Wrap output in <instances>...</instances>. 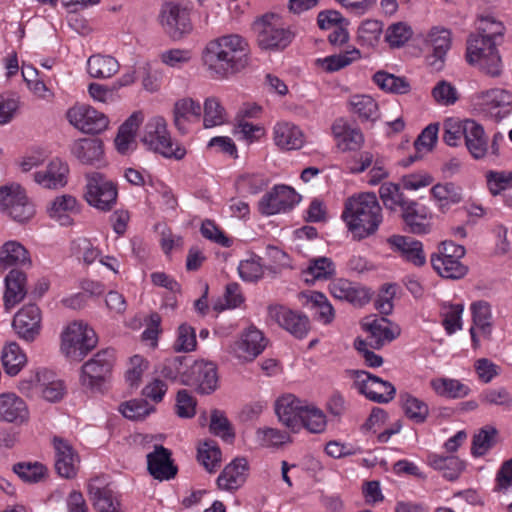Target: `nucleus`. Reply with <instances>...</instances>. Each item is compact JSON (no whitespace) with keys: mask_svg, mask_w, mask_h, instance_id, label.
<instances>
[{"mask_svg":"<svg viewBox=\"0 0 512 512\" xmlns=\"http://www.w3.org/2000/svg\"><path fill=\"white\" fill-rule=\"evenodd\" d=\"M260 260V257L252 256L240 262L238 272L242 280L256 282L263 277L264 271Z\"/></svg>","mask_w":512,"mask_h":512,"instance_id":"obj_64","label":"nucleus"},{"mask_svg":"<svg viewBox=\"0 0 512 512\" xmlns=\"http://www.w3.org/2000/svg\"><path fill=\"white\" fill-rule=\"evenodd\" d=\"M466 59L470 65L478 67L491 77L501 74L502 63L497 43L483 37L480 32L472 34L468 38Z\"/></svg>","mask_w":512,"mask_h":512,"instance_id":"obj_5","label":"nucleus"},{"mask_svg":"<svg viewBox=\"0 0 512 512\" xmlns=\"http://www.w3.org/2000/svg\"><path fill=\"white\" fill-rule=\"evenodd\" d=\"M373 81L380 89L396 94H406L411 87L404 77H398L385 71H378L373 76Z\"/></svg>","mask_w":512,"mask_h":512,"instance_id":"obj_49","label":"nucleus"},{"mask_svg":"<svg viewBox=\"0 0 512 512\" xmlns=\"http://www.w3.org/2000/svg\"><path fill=\"white\" fill-rule=\"evenodd\" d=\"M158 22L163 32L174 41L181 40L193 29L190 9L175 1H167L161 5Z\"/></svg>","mask_w":512,"mask_h":512,"instance_id":"obj_8","label":"nucleus"},{"mask_svg":"<svg viewBox=\"0 0 512 512\" xmlns=\"http://www.w3.org/2000/svg\"><path fill=\"white\" fill-rule=\"evenodd\" d=\"M436 395L447 399H460L470 393V388L458 379L438 377L430 381Z\"/></svg>","mask_w":512,"mask_h":512,"instance_id":"obj_42","label":"nucleus"},{"mask_svg":"<svg viewBox=\"0 0 512 512\" xmlns=\"http://www.w3.org/2000/svg\"><path fill=\"white\" fill-rule=\"evenodd\" d=\"M116 185L104 175L94 172L87 176L85 198L87 202L102 211H109L117 201Z\"/></svg>","mask_w":512,"mask_h":512,"instance_id":"obj_11","label":"nucleus"},{"mask_svg":"<svg viewBox=\"0 0 512 512\" xmlns=\"http://www.w3.org/2000/svg\"><path fill=\"white\" fill-rule=\"evenodd\" d=\"M326 416L323 411L313 404H307L301 417V428H306L311 433H322L326 428Z\"/></svg>","mask_w":512,"mask_h":512,"instance_id":"obj_57","label":"nucleus"},{"mask_svg":"<svg viewBox=\"0 0 512 512\" xmlns=\"http://www.w3.org/2000/svg\"><path fill=\"white\" fill-rule=\"evenodd\" d=\"M188 358L185 356H175L165 359L158 367L160 376L172 382H180L182 384V376L186 369Z\"/></svg>","mask_w":512,"mask_h":512,"instance_id":"obj_54","label":"nucleus"},{"mask_svg":"<svg viewBox=\"0 0 512 512\" xmlns=\"http://www.w3.org/2000/svg\"><path fill=\"white\" fill-rule=\"evenodd\" d=\"M256 440L262 447H279L288 442L291 438L287 432L275 428H259L256 431Z\"/></svg>","mask_w":512,"mask_h":512,"instance_id":"obj_59","label":"nucleus"},{"mask_svg":"<svg viewBox=\"0 0 512 512\" xmlns=\"http://www.w3.org/2000/svg\"><path fill=\"white\" fill-rule=\"evenodd\" d=\"M202 60L213 77L229 78L248 67L249 44L238 34L220 36L206 44Z\"/></svg>","mask_w":512,"mask_h":512,"instance_id":"obj_1","label":"nucleus"},{"mask_svg":"<svg viewBox=\"0 0 512 512\" xmlns=\"http://www.w3.org/2000/svg\"><path fill=\"white\" fill-rule=\"evenodd\" d=\"M203 124L205 128H212L226 122V111L216 97H209L204 102Z\"/></svg>","mask_w":512,"mask_h":512,"instance_id":"obj_55","label":"nucleus"},{"mask_svg":"<svg viewBox=\"0 0 512 512\" xmlns=\"http://www.w3.org/2000/svg\"><path fill=\"white\" fill-rule=\"evenodd\" d=\"M428 464L435 470L442 472L444 478L449 481L456 480L464 470V462L455 456H443L430 453L427 456Z\"/></svg>","mask_w":512,"mask_h":512,"instance_id":"obj_41","label":"nucleus"},{"mask_svg":"<svg viewBox=\"0 0 512 512\" xmlns=\"http://www.w3.org/2000/svg\"><path fill=\"white\" fill-rule=\"evenodd\" d=\"M267 339L262 331L251 325L230 347V352L242 362H251L266 348Z\"/></svg>","mask_w":512,"mask_h":512,"instance_id":"obj_16","label":"nucleus"},{"mask_svg":"<svg viewBox=\"0 0 512 512\" xmlns=\"http://www.w3.org/2000/svg\"><path fill=\"white\" fill-rule=\"evenodd\" d=\"M201 112L200 103L192 98L178 100L173 109L175 127L181 134H186L190 123L200 121Z\"/></svg>","mask_w":512,"mask_h":512,"instance_id":"obj_29","label":"nucleus"},{"mask_svg":"<svg viewBox=\"0 0 512 512\" xmlns=\"http://www.w3.org/2000/svg\"><path fill=\"white\" fill-rule=\"evenodd\" d=\"M29 420L26 402L15 393L0 394V421L22 425Z\"/></svg>","mask_w":512,"mask_h":512,"instance_id":"obj_26","label":"nucleus"},{"mask_svg":"<svg viewBox=\"0 0 512 512\" xmlns=\"http://www.w3.org/2000/svg\"><path fill=\"white\" fill-rule=\"evenodd\" d=\"M275 144L285 150L300 149L304 144V135L299 127L288 122L277 123L274 127Z\"/></svg>","mask_w":512,"mask_h":512,"instance_id":"obj_38","label":"nucleus"},{"mask_svg":"<svg viewBox=\"0 0 512 512\" xmlns=\"http://www.w3.org/2000/svg\"><path fill=\"white\" fill-rule=\"evenodd\" d=\"M26 362L27 357L17 343L12 342L3 349L2 364L7 374L17 375Z\"/></svg>","mask_w":512,"mask_h":512,"instance_id":"obj_47","label":"nucleus"},{"mask_svg":"<svg viewBox=\"0 0 512 512\" xmlns=\"http://www.w3.org/2000/svg\"><path fill=\"white\" fill-rule=\"evenodd\" d=\"M256 41L262 50L279 51L288 47L294 39V33L274 13L265 14L253 23Z\"/></svg>","mask_w":512,"mask_h":512,"instance_id":"obj_4","label":"nucleus"},{"mask_svg":"<svg viewBox=\"0 0 512 512\" xmlns=\"http://www.w3.org/2000/svg\"><path fill=\"white\" fill-rule=\"evenodd\" d=\"M147 469L154 479L160 481L170 480L177 474L170 450L162 445H156L154 451L147 455Z\"/></svg>","mask_w":512,"mask_h":512,"instance_id":"obj_25","label":"nucleus"},{"mask_svg":"<svg viewBox=\"0 0 512 512\" xmlns=\"http://www.w3.org/2000/svg\"><path fill=\"white\" fill-rule=\"evenodd\" d=\"M430 261L435 272L442 278L453 280L461 279L468 272V267L461 262V259L450 258L447 256H431Z\"/></svg>","mask_w":512,"mask_h":512,"instance_id":"obj_44","label":"nucleus"},{"mask_svg":"<svg viewBox=\"0 0 512 512\" xmlns=\"http://www.w3.org/2000/svg\"><path fill=\"white\" fill-rule=\"evenodd\" d=\"M269 317L277 324L296 338H303L309 330L308 318L300 313L290 310L282 305H270L268 307Z\"/></svg>","mask_w":512,"mask_h":512,"instance_id":"obj_17","label":"nucleus"},{"mask_svg":"<svg viewBox=\"0 0 512 512\" xmlns=\"http://www.w3.org/2000/svg\"><path fill=\"white\" fill-rule=\"evenodd\" d=\"M382 29V22L371 19L364 20L358 28V40L361 44L370 47L377 43Z\"/></svg>","mask_w":512,"mask_h":512,"instance_id":"obj_61","label":"nucleus"},{"mask_svg":"<svg viewBox=\"0 0 512 512\" xmlns=\"http://www.w3.org/2000/svg\"><path fill=\"white\" fill-rule=\"evenodd\" d=\"M48 211L50 217L60 221L61 225L70 224L69 213L77 211V200L71 195L56 197Z\"/></svg>","mask_w":512,"mask_h":512,"instance_id":"obj_48","label":"nucleus"},{"mask_svg":"<svg viewBox=\"0 0 512 512\" xmlns=\"http://www.w3.org/2000/svg\"><path fill=\"white\" fill-rule=\"evenodd\" d=\"M431 195L442 212L463 200L462 188L452 182L434 185L431 188Z\"/></svg>","mask_w":512,"mask_h":512,"instance_id":"obj_40","label":"nucleus"},{"mask_svg":"<svg viewBox=\"0 0 512 512\" xmlns=\"http://www.w3.org/2000/svg\"><path fill=\"white\" fill-rule=\"evenodd\" d=\"M474 327L477 328L484 337L489 338L492 332V313L490 305L485 301H478L471 305Z\"/></svg>","mask_w":512,"mask_h":512,"instance_id":"obj_51","label":"nucleus"},{"mask_svg":"<svg viewBox=\"0 0 512 512\" xmlns=\"http://www.w3.org/2000/svg\"><path fill=\"white\" fill-rule=\"evenodd\" d=\"M97 344L94 330L82 322L69 324L61 334V351L75 361H81Z\"/></svg>","mask_w":512,"mask_h":512,"instance_id":"obj_7","label":"nucleus"},{"mask_svg":"<svg viewBox=\"0 0 512 512\" xmlns=\"http://www.w3.org/2000/svg\"><path fill=\"white\" fill-rule=\"evenodd\" d=\"M299 200L300 196L292 187L276 185L262 196L258 210L262 215H275L292 209Z\"/></svg>","mask_w":512,"mask_h":512,"instance_id":"obj_15","label":"nucleus"},{"mask_svg":"<svg viewBox=\"0 0 512 512\" xmlns=\"http://www.w3.org/2000/svg\"><path fill=\"white\" fill-rule=\"evenodd\" d=\"M426 42L432 48V54L427 57L428 65L433 70L440 71L451 48V32L443 27H433L427 35Z\"/></svg>","mask_w":512,"mask_h":512,"instance_id":"obj_24","label":"nucleus"},{"mask_svg":"<svg viewBox=\"0 0 512 512\" xmlns=\"http://www.w3.org/2000/svg\"><path fill=\"white\" fill-rule=\"evenodd\" d=\"M68 173V165L56 158L50 161L45 170L36 172L34 180L44 188L57 189L66 185Z\"/></svg>","mask_w":512,"mask_h":512,"instance_id":"obj_30","label":"nucleus"},{"mask_svg":"<svg viewBox=\"0 0 512 512\" xmlns=\"http://www.w3.org/2000/svg\"><path fill=\"white\" fill-rule=\"evenodd\" d=\"M182 385L190 386L203 395L213 393L218 387L217 366L210 361L196 360L186 365Z\"/></svg>","mask_w":512,"mask_h":512,"instance_id":"obj_10","label":"nucleus"},{"mask_svg":"<svg viewBox=\"0 0 512 512\" xmlns=\"http://www.w3.org/2000/svg\"><path fill=\"white\" fill-rule=\"evenodd\" d=\"M67 119L78 130L88 134L105 131L109 125L108 117L89 105H75L67 111Z\"/></svg>","mask_w":512,"mask_h":512,"instance_id":"obj_14","label":"nucleus"},{"mask_svg":"<svg viewBox=\"0 0 512 512\" xmlns=\"http://www.w3.org/2000/svg\"><path fill=\"white\" fill-rule=\"evenodd\" d=\"M497 429L492 426H485L474 435L472 442V454L474 456L484 455L494 444Z\"/></svg>","mask_w":512,"mask_h":512,"instance_id":"obj_60","label":"nucleus"},{"mask_svg":"<svg viewBox=\"0 0 512 512\" xmlns=\"http://www.w3.org/2000/svg\"><path fill=\"white\" fill-rule=\"evenodd\" d=\"M141 141L149 150L165 158L181 160L186 155V149L173 142L162 117H154L146 123Z\"/></svg>","mask_w":512,"mask_h":512,"instance_id":"obj_6","label":"nucleus"},{"mask_svg":"<svg viewBox=\"0 0 512 512\" xmlns=\"http://www.w3.org/2000/svg\"><path fill=\"white\" fill-rule=\"evenodd\" d=\"M388 243L402 258L413 265L420 267L426 263V255L420 241L410 236L393 235L388 239Z\"/></svg>","mask_w":512,"mask_h":512,"instance_id":"obj_27","label":"nucleus"},{"mask_svg":"<svg viewBox=\"0 0 512 512\" xmlns=\"http://www.w3.org/2000/svg\"><path fill=\"white\" fill-rule=\"evenodd\" d=\"M400 399L405 415L409 419L415 423H423L426 420L429 414V408L424 401L414 397L409 393L401 394Z\"/></svg>","mask_w":512,"mask_h":512,"instance_id":"obj_50","label":"nucleus"},{"mask_svg":"<svg viewBox=\"0 0 512 512\" xmlns=\"http://www.w3.org/2000/svg\"><path fill=\"white\" fill-rule=\"evenodd\" d=\"M354 384L361 394L376 403H388L396 394L392 383L364 370H353Z\"/></svg>","mask_w":512,"mask_h":512,"instance_id":"obj_12","label":"nucleus"},{"mask_svg":"<svg viewBox=\"0 0 512 512\" xmlns=\"http://www.w3.org/2000/svg\"><path fill=\"white\" fill-rule=\"evenodd\" d=\"M55 450V469L59 476L72 479L77 475L80 458L73 446L65 439L55 436L53 438Z\"/></svg>","mask_w":512,"mask_h":512,"instance_id":"obj_19","label":"nucleus"},{"mask_svg":"<svg viewBox=\"0 0 512 512\" xmlns=\"http://www.w3.org/2000/svg\"><path fill=\"white\" fill-rule=\"evenodd\" d=\"M5 292L3 302L6 309H11L19 304L26 296V274L19 269H12L4 279Z\"/></svg>","mask_w":512,"mask_h":512,"instance_id":"obj_31","label":"nucleus"},{"mask_svg":"<svg viewBox=\"0 0 512 512\" xmlns=\"http://www.w3.org/2000/svg\"><path fill=\"white\" fill-rule=\"evenodd\" d=\"M332 133L337 139V146L342 151L356 150L363 143L361 131L351 127L343 118L335 120L332 125Z\"/></svg>","mask_w":512,"mask_h":512,"instance_id":"obj_36","label":"nucleus"},{"mask_svg":"<svg viewBox=\"0 0 512 512\" xmlns=\"http://www.w3.org/2000/svg\"><path fill=\"white\" fill-rule=\"evenodd\" d=\"M342 218L355 239H365L376 233L383 220L382 208L374 193L349 197Z\"/></svg>","mask_w":512,"mask_h":512,"instance_id":"obj_2","label":"nucleus"},{"mask_svg":"<svg viewBox=\"0 0 512 512\" xmlns=\"http://www.w3.org/2000/svg\"><path fill=\"white\" fill-rule=\"evenodd\" d=\"M248 462L245 458H236L228 464L217 479L220 489L236 490L246 481Z\"/></svg>","mask_w":512,"mask_h":512,"instance_id":"obj_34","label":"nucleus"},{"mask_svg":"<svg viewBox=\"0 0 512 512\" xmlns=\"http://www.w3.org/2000/svg\"><path fill=\"white\" fill-rule=\"evenodd\" d=\"M334 274L335 264L328 257H317L309 260L307 268L302 272L303 280L309 284L330 279Z\"/></svg>","mask_w":512,"mask_h":512,"instance_id":"obj_43","label":"nucleus"},{"mask_svg":"<svg viewBox=\"0 0 512 512\" xmlns=\"http://www.w3.org/2000/svg\"><path fill=\"white\" fill-rule=\"evenodd\" d=\"M25 382L35 393L41 394L49 402L61 400L65 393L63 382L55 379L54 373L47 369L36 371Z\"/></svg>","mask_w":512,"mask_h":512,"instance_id":"obj_20","label":"nucleus"},{"mask_svg":"<svg viewBox=\"0 0 512 512\" xmlns=\"http://www.w3.org/2000/svg\"><path fill=\"white\" fill-rule=\"evenodd\" d=\"M351 111L361 121L375 122L379 118L377 102L369 95H354L350 98Z\"/></svg>","mask_w":512,"mask_h":512,"instance_id":"obj_45","label":"nucleus"},{"mask_svg":"<svg viewBox=\"0 0 512 512\" xmlns=\"http://www.w3.org/2000/svg\"><path fill=\"white\" fill-rule=\"evenodd\" d=\"M98 479L87 485L88 496L98 512H123L120 501L114 492L106 486L97 485Z\"/></svg>","mask_w":512,"mask_h":512,"instance_id":"obj_32","label":"nucleus"},{"mask_svg":"<svg viewBox=\"0 0 512 512\" xmlns=\"http://www.w3.org/2000/svg\"><path fill=\"white\" fill-rule=\"evenodd\" d=\"M72 155L82 164L95 165L102 161L104 155L103 142L99 138H81L71 145Z\"/></svg>","mask_w":512,"mask_h":512,"instance_id":"obj_28","label":"nucleus"},{"mask_svg":"<svg viewBox=\"0 0 512 512\" xmlns=\"http://www.w3.org/2000/svg\"><path fill=\"white\" fill-rule=\"evenodd\" d=\"M362 326L369 333L370 346L374 349L382 348L400 335L399 327L385 317H367Z\"/></svg>","mask_w":512,"mask_h":512,"instance_id":"obj_22","label":"nucleus"},{"mask_svg":"<svg viewBox=\"0 0 512 512\" xmlns=\"http://www.w3.org/2000/svg\"><path fill=\"white\" fill-rule=\"evenodd\" d=\"M13 471L24 482L37 483L45 477L47 469L38 462H20L13 466Z\"/></svg>","mask_w":512,"mask_h":512,"instance_id":"obj_58","label":"nucleus"},{"mask_svg":"<svg viewBox=\"0 0 512 512\" xmlns=\"http://www.w3.org/2000/svg\"><path fill=\"white\" fill-rule=\"evenodd\" d=\"M31 260L26 248L17 241H7L0 247V269L12 266H30Z\"/></svg>","mask_w":512,"mask_h":512,"instance_id":"obj_39","label":"nucleus"},{"mask_svg":"<svg viewBox=\"0 0 512 512\" xmlns=\"http://www.w3.org/2000/svg\"><path fill=\"white\" fill-rule=\"evenodd\" d=\"M12 326L17 335L27 342L35 340L41 329V312L35 304L21 308L14 316Z\"/></svg>","mask_w":512,"mask_h":512,"instance_id":"obj_21","label":"nucleus"},{"mask_svg":"<svg viewBox=\"0 0 512 512\" xmlns=\"http://www.w3.org/2000/svg\"><path fill=\"white\" fill-rule=\"evenodd\" d=\"M0 212L6 213L16 222L23 223L34 216L35 209L24 189L13 183L0 187Z\"/></svg>","mask_w":512,"mask_h":512,"instance_id":"obj_9","label":"nucleus"},{"mask_svg":"<svg viewBox=\"0 0 512 512\" xmlns=\"http://www.w3.org/2000/svg\"><path fill=\"white\" fill-rule=\"evenodd\" d=\"M142 112H134L120 127L115 138V146L119 153L127 154L135 145V134L143 122Z\"/></svg>","mask_w":512,"mask_h":512,"instance_id":"obj_37","label":"nucleus"},{"mask_svg":"<svg viewBox=\"0 0 512 512\" xmlns=\"http://www.w3.org/2000/svg\"><path fill=\"white\" fill-rule=\"evenodd\" d=\"M380 199L386 209L401 211V218L413 234H427L431 230L432 214L429 209L417 201L406 197L400 186L385 182L379 188Z\"/></svg>","mask_w":512,"mask_h":512,"instance_id":"obj_3","label":"nucleus"},{"mask_svg":"<svg viewBox=\"0 0 512 512\" xmlns=\"http://www.w3.org/2000/svg\"><path fill=\"white\" fill-rule=\"evenodd\" d=\"M439 125L437 123L429 124L426 128L422 130L420 135L414 142L415 154L409 157V163H413L414 161L421 158L420 153L422 151L430 152L436 141L438 136Z\"/></svg>","mask_w":512,"mask_h":512,"instance_id":"obj_53","label":"nucleus"},{"mask_svg":"<svg viewBox=\"0 0 512 512\" xmlns=\"http://www.w3.org/2000/svg\"><path fill=\"white\" fill-rule=\"evenodd\" d=\"M330 292L336 299L346 300L354 305L362 306L369 302V290L360 287L346 279L333 281L329 286Z\"/></svg>","mask_w":512,"mask_h":512,"instance_id":"obj_33","label":"nucleus"},{"mask_svg":"<svg viewBox=\"0 0 512 512\" xmlns=\"http://www.w3.org/2000/svg\"><path fill=\"white\" fill-rule=\"evenodd\" d=\"M359 58L360 51L354 48L340 54L318 59L317 63L323 68V70L331 73L350 65L352 62Z\"/></svg>","mask_w":512,"mask_h":512,"instance_id":"obj_52","label":"nucleus"},{"mask_svg":"<svg viewBox=\"0 0 512 512\" xmlns=\"http://www.w3.org/2000/svg\"><path fill=\"white\" fill-rule=\"evenodd\" d=\"M463 309L464 307L462 304L443 305L442 315L444 318L442 324L448 334L451 335L461 329V316Z\"/></svg>","mask_w":512,"mask_h":512,"instance_id":"obj_62","label":"nucleus"},{"mask_svg":"<svg viewBox=\"0 0 512 512\" xmlns=\"http://www.w3.org/2000/svg\"><path fill=\"white\" fill-rule=\"evenodd\" d=\"M307 404L294 395L288 394L276 401L275 413L283 425L292 432H298L301 429V417Z\"/></svg>","mask_w":512,"mask_h":512,"instance_id":"obj_18","label":"nucleus"},{"mask_svg":"<svg viewBox=\"0 0 512 512\" xmlns=\"http://www.w3.org/2000/svg\"><path fill=\"white\" fill-rule=\"evenodd\" d=\"M209 428L211 433L221 437L224 440L233 439L235 436L229 420L222 411L217 409H214L211 412Z\"/></svg>","mask_w":512,"mask_h":512,"instance_id":"obj_63","label":"nucleus"},{"mask_svg":"<svg viewBox=\"0 0 512 512\" xmlns=\"http://www.w3.org/2000/svg\"><path fill=\"white\" fill-rule=\"evenodd\" d=\"M115 360L114 350L99 351L87 361L81 370V383L89 388H98L110 375Z\"/></svg>","mask_w":512,"mask_h":512,"instance_id":"obj_13","label":"nucleus"},{"mask_svg":"<svg viewBox=\"0 0 512 512\" xmlns=\"http://www.w3.org/2000/svg\"><path fill=\"white\" fill-rule=\"evenodd\" d=\"M197 458L204 468L212 473L220 466L221 451L213 441H205L198 448Z\"/></svg>","mask_w":512,"mask_h":512,"instance_id":"obj_56","label":"nucleus"},{"mask_svg":"<svg viewBox=\"0 0 512 512\" xmlns=\"http://www.w3.org/2000/svg\"><path fill=\"white\" fill-rule=\"evenodd\" d=\"M483 110L496 122L501 121L511 111L512 93L504 89H490L478 96Z\"/></svg>","mask_w":512,"mask_h":512,"instance_id":"obj_23","label":"nucleus"},{"mask_svg":"<svg viewBox=\"0 0 512 512\" xmlns=\"http://www.w3.org/2000/svg\"><path fill=\"white\" fill-rule=\"evenodd\" d=\"M465 144L475 159L483 158L488 151V138L482 125L472 119L465 120Z\"/></svg>","mask_w":512,"mask_h":512,"instance_id":"obj_35","label":"nucleus"},{"mask_svg":"<svg viewBox=\"0 0 512 512\" xmlns=\"http://www.w3.org/2000/svg\"><path fill=\"white\" fill-rule=\"evenodd\" d=\"M87 69L93 78H109L118 71L119 64L111 56L93 55L88 59Z\"/></svg>","mask_w":512,"mask_h":512,"instance_id":"obj_46","label":"nucleus"}]
</instances>
